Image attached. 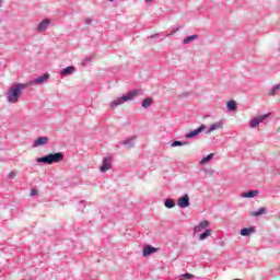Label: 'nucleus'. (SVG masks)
Instances as JSON below:
<instances>
[{
	"label": "nucleus",
	"instance_id": "nucleus-21",
	"mask_svg": "<svg viewBox=\"0 0 280 280\" xmlns=\"http://www.w3.org/2000/svg\"><path fill=\"white\" fill-rule=\"evenodd\" d=\"M280 91V84H276L275 86H272L269 91H268V95L272 96V95H277V93H279Z\"/></svg>",
	"mask_w": 280,
	"mask_h": 280
},
{
	"label": "nucleus",
	"instance_id": "nucleus-12",
	"mask_svg": "<svg viewBox=\"0 0 280 280\" xmlns=\"http://www.w3.org/2000/svg\"><path fill=\"white\" fill-rule=\"evenodd\" d=\"M209 221H201L197 226H195L194 233H200L209 226Z\"/></svg>",
	"mask_w": 280,
	"mask_h": 280
},
{
	"label": "nucleus",
	"instance_id": "nucleus-9",
	"mask_svg": "<svg viewBox=\"0 0 280 280\" xmlns=\"http://www.w3.org/2000/svg\"><path fill=\"white\" fill-rule=\"evenodd\" d=\"M189 195H184L177 200V206L180 207V209H187L189 207Z\"/></svg>",
	"mask_w": 280,
	"mask_h": 280
},
{
	"label": "nucleus",
	"instance_id": "nucleus-30",
	"mask_svg": "<svg viewBox=\"0 0 280 280\" xmlns=\"http://www.w3.org/2000/svg\"><path fill=\"white\" fill-rule=\"evenodd\" d=\"M9 178H16V172L11 171L9 174Z\"/></svg>",
	"mask_w": 280,
	"mask_h": 280
},
{
	"label": "nucleus",
	"instance_id": "nucleus-10",
	"mask_svg": "<svg viewBox=\"0 0 280 280\" xmlns=\"http://www.w3.org/2000/svg\"><path fill=\"white\" fill-rule=\"evenodd\" d=\"M49 138L39 137L33 142V148H40V145H47Z\"/></svg>",
	"mask_w": 280,
	"mask_h": 280
},
{
	"label": "nucleus",
	"instance_id": "nucleus-5",
	"mask_svg": "<svg viewBox=\"0 0 280 280\" xmlns=\"http://www.w3.org/2000/svg\"><path fill=\"white\" fill-rule=\"evenodd\" d=\"M203 130H207V126L201 125L197 129L189 131L188 133L185 135V139H195V137H198L200 132Z\"/></svg>",
	"mask_w": 280,
	"mask_h": 280
},
{
	"label": "nucleus",
	"instance_id": "nucleus-34",
	"mask_svg": "<svg viewBox=\"0 0 280 280\" xmlns=\"http://www.w3.org/2000/svg\"><path fill=\"white\" fill-rule=\"evenodd\" d=\"M145 1V3H152V1H154V0H144Z\"/></svg>",
	"mask_w": 280,
	"mask_h": 280
},
{
	"label": "nucleus",
	"instance_id": "nucleus-32",
	"mask_svg": "<svg viewBox=\"0 0 280 280\" xmlns=\"http://www.w3.org/2000/svg\"><path fill=\"white\" fill-rule=\"evenodd\" d=\"M149 38H161V34H153L149 36Z\"/></svg>",
	"mask_w": 280,
	"mask_h": 280
},
{
	"label": "nucleus",
	"instance_id": "nucleus-1",
	"mask_svg": "<svg viewBox=\"0 0 280 280\" xmlns=\"http://www.w3.org/2000/svg\"><path fill=\"white\" fill-rule=\"evenodd\" d=\"M26 86H28L27 83H18V84L12 85L8 92L9 104H16V102H19V98L21 97V95H23V91H25Z\"/></svg>",
	"mask_w": 280,
	"mask_h": 280
},
{
	"label": "nucleus",
	"instance_id": "nucleus-31",
	"mask_svg": "<svg viewBox=\"0 0 280 280\" xmlns=\"http://www.w3.org/2000/svg\"><path fill=\"white\" fill-rule=\"evenodd\" d=\"M38 195V190L36 188H33L31 190V196H37Z\"/></svg>",
	"mask_w": 280,
	"mask_h": 280
},
{
	"label": "nucleus",
	"instance_id": "nucleus-33",
	"mask_svg": "<svg viewBox=\"0 0 280 280\" xmlns=\"http://www.w3.org/2000/svg\"><path fill=\"white\" fill-rule=\"evenodd\" d=\"M179 30L180 27L173 28L172 34H176V32H178Z\"/></svg>",
	"mask_w": 280,
	"mask_h": 280
},
{
	"label": "nucleus",
	"instance_id": "nucleus-7",
	"mask_svg": "<svg viewBox=\"0 0 280 280\" xmlns=\"http://www.w3.org/2000/svg\"><path fill=\"white\" fill-rule=\"evenodd\" d=\"M154 253H159V248L153 247L152 245H144L142 248L143 257H150V255H154Z\"/></svg>",
	"mask_w": 280,
	"mask_h": 280
},
{
	"label": "nucleus",
	"instance_id": "nucleus-36",
	"mask_svg": "<svg viewBox=\"0 0 280 280\" xmlns=\"http://www.w3.org/2000/svg\"><path fill=\"white\" fill-rule=\"evenodd\" d=\"M112 3H113V1H115V0H109Z\"/></svg>",
	"mask_w": 280,
	"mask_h": 280
},
{
	"label": "nucleus",
	"instance_id": "nucleus-2",
	"mask_svg": "<svg viewBox=\"0 0 280 280\" xmlns=\"http://www.w3.org/2000/svg\"><path fill=\"white\" fill-rule=\"evenodd\" d=\"M137 95H143V90H132L129 91L126 95H122L109 103L112 108H117V106H121V104H126V102H130Z\"/></svg>",
	"mask_w": 280,
	"mask_h": 280
},
{
	"label": "nucleus",
	"instance_id": "nucleus-18",
	"mask_svg": "<svg viewBox=\"0 0 280 280\" xmlns=\"http://www.w3.org/2000/svg\"><path fill=\"white\" fill-rule=\"evenodd\" d=\"M164 207H166V209H174V207H176V201L172 198H167L164 202Z\"/></svg>",
	"mask_w": 280,
	"mask_h": 280
},
{
	"label": "nucleus",
	"instance_id": "nucleus-13",
	"mask_svg": "<svg viewBox=\"0 0 280 280\" xmlns=\"http://www.w3.org/2000/svg\"><path fill=\"white\" fill-rule=\"evenodd\" d=\"M253 233H255V226L244 228L240 231V235L243 237H248V235H253Z\"/></svg>",
	"mask_w": 280,
	"mask_h": 280
},
{
	"label": "nucleus",
	"instance_id": "nucleus-22",
	"mask_svg": "<svg viewBox=\"0 0 280 280\" xmlns=\"http://www.w3.org/2000/svg\"><path fill=\"white\" fill-rule=\"evenodd\" d=\"M213 156H215V154L210 153L207 156H205L201 161L200 164L201 165H207V163H209V161H211L213 159Z\"/></svg>",
	"mask_w": 280,
	"mask_h": 280
},
{
	"label": "nucleus",
	"instance_id": "nucleus-26",
	"mask_svg": "<svg viewBox=\"0 0 280 280\" xmlns=\"http://www.w3.org/2000/svg\"><path fill=\"white\" fill-rule=\"evenodd\" d=\"M209 235H211V230H205V232L200 234L199 240H207Z\"/></svg>",
	"mask_w": 280,
	"mask_h": 280
},
{
	"label": "nucleus",
	"instance_id": "nucleus-11",
	"mask_svg": "<svg viewBox=\"0 0 280 280\" xmlns=\"http://www.w3.org/2000/svg\"><path fill=\"white\" fill-rule=\"evenodd\" d=\"M108 170H110V160L109 158H104L103 163L100 167V172L104 173V172H108Z\"/></svg>",
	"mask_w": 280,
	"mask_h": 280
},
{
	"label": "nucleus",
	"instance_id": "nucleus-16",
	"mask_svg": "<svg viewBox=\"0 0 280 280\" xmlns=\"http://www.w3.org/2000/svg\"><path fill=\"white\" fill-rule=\"evenodd\" d=\"M226 108L230 113H234V110H237V103L235 101H229L226 103Z\"/></svg>",
	"mask_w": 280,
	"mask_h": 280
},
{
	"label": "nucleus",
	"instance_id": "nucleus-37",
	"mask_svg": "<svg viewBox=\"0 0 280 280\" xmlns=\"http://www.w3.org/2000/svg\"><path fill=\"white\" fill-rule=\"evenodd\" d=\"M79 209H82V207H79Z\"/></svg>",
	"mask_w": 280,
	"mask_h": 280
},
{
	"label": "nucleus",
	"instance_id": "nucleus-25",
	"mask_svg": "<svg viewBox=\"0 0 280 280\" xmlns=\"http://www.w3.org/2000/svg\"><path fill=\"white\" fill-rule=\"evenodd\" d=\"M180 145H187V142H183L180 140H175L172 142L171 148H180Z\"/></svg>",
	"mask_w": 280,
	"mask_h": 280
},
{
	"label": "nucleus",
	"instance_id": "nucleus-27",
	"mask_svg": "<svg viewBox=\"0 0 280 280\" xmlns=\"http://www.w3.org/2000/svg\"><path fill=\"white\" fill-rule=\"evenodd\" d=\"M183 279H196V276L191 275V273H183L182 275Z\"/></svg>",
	"mask_w": 280,
	"mask_h": 280
},
{
	"label": "nucleus",
	"instance_id": "nucleus-8",
	"mask_svg": "<svg viewBox=\"0 0 280 280\" xmlns=\"http://www.w3.org/2000/svg\"><path fill=\"white\" fill-rule=\"evenodd\" d=\"M49 25H51V20L50 19H44L37 25V32H47Z\"/></svg>",
	"mask_w": 280,
	"mask_h": 280
},
{
	"label": "nucleus",
	"instance_id": "nucleus-29",
	"mask_svg": "<svg viewBox=\"0 0 280 280\" xmlns=\"http://www.w3.org/2000/svg\"><path fill=\"white\" fill-rule=\"evenodd\" d=\"M84 23H85V25H91V23H93V19L86 18V19L84 20Z\"/></svg>",
	"mask_w": 280,
	"mask_h": 280
},
{
	"label": "nucleus",
	"instance_id": "nucleus-24",
	"mask_svg": "<svg viewBox=\"0 0 280 280\" xmlns=\"http://www.w3.org/2000/svg\"><path fill=\"white\" fill-rule=\"evenodd\" d=\"M264 213H266V208H259L257 211L252 212V215H254V218H259V215H264Z\"/></svg>",
	"mask_w": 280,
	"mask_h": 280
},
{
	"label": "nucleus",
	"instance_id": "nucleus-6",
	"mask_svg": "<svg viewBox=\"0 0 280 280\" xmlns=\"http://www.w3.org/2000/svg\"><path fill=\"white\" fill-rule=\"evenodd\" d=\"M47 80H49V73H44L43 75L33 79L28 83V85L32 86L34 84H45V82H47Z\"/></svg>",
	"mask_w": 280,
	"mask_h": 280
},
{
	"label": "nucleus",
	"instance_id": "nucleus-15",
	"mask_svg": "<svg viewBox=\"0 0 280 280\" xmlns=\"http://www.w3.org/2000/svg\"><path fill=\"white\" fill-rule=\"evenodd\" d=\"M136 139H137V137H131V138H128L126 140H122L121 145H127V148H135Z\"/></svg>",
	"mask_w": 280,
	"mask_h": 280
},
{
	"label": "nucleus",
	"instance_id": "nucleus-23",
	"mask_svg": "<svg viewBox=\"0 0 280 280\" xmlns=\"http://www.w3.org/2000/svg\"><path fill=\"white\" fill-rule=\"evenodd\" d=\"M198 39V35H190L184 38L183 43L184 45H189V43H191V40H196Z\"/></svg>",
	"mask_w": 280,
	"mask_h": 280
},
{
	"label": "nucleus",
	"instance_id": "nucleus-4",
	"mask_svg": "<svg viewBox=\"0 0 280 280\" xmlns=\"http://www.w3.org/2000/svg\"><path fill=\"white\" fill-rule=\"evenodd\" d=\"M269 117H270V113H267L262 116L254 117V119H252L249 122L250 128H257L259 124H264V121H266V119H268Z\"/></svg>",
	"mask_w": 280,
	"mask_h": 280
},
{
	"label": "nucleus",
	"instance_id": "nucleus-14",
	"mask_svg": "<svg viewBox=\"0 0 280 280\" xmlns=\"http://www.w3.org/2000/svg\"><path fill=\"white\" fill-rule=\"evenodd\" d=\"M73 71H75V67L73 66H68L66 68H63L61 71H60V75H71L73 73Z\"/></svg>",
	"mask_w": 280,
	"mask_h": 280
},
{
	"label": "nucleus",
	"instance_id": "nucleus-19",
	"mask_svg": "<svg viewBox=\"0 0 280 280\" xmlns=\"http://www.w3.org/2000/svg\"><path fill=\"white\" fill-rule=\"evenodd\" d=\"M220 128H222V122L213 124L207 130V135H209L210 132H213V130H220Z\"/></svg>",
	"mask_w": 280,
	"mask_h": 280
},
{
	"label": "nucleus",
	"instance_id": "nucleus-17",
	"mask_svg": "<svg viewBox=\"0 0 280 280\" xmlns=\"http://www.w3.org/2000/svg\"><path fill=\"white\" fill-rule=\"evenodd\" d=\"M243 198H255L256 196H259V190H248L246 192H243Z\"/></svg>",
	"mask_w": 280,
	"mask_h": 280
},
{
	"label": "nucleus",
	"instance_id": "nucleus-20",
	"mask_svg": "<svg viewBox=\"0 0 280 280\" xmlns=\"http://www.w3.org/2000/svg\"><path fill=\"white\" fill-rule=\"evenodd\" d=\"M152 102H153L152 97L144 98L141 103L142 108H150Z\"/></svg>",
	"mask_w": 280,
	"mask_h": 280
},
{
	"label": "nucleus",
	"instance_id": "nucleus-3",
	"mask_svg": "<svg viewBox=\"0 0 280 280\" xmlns=\"http://www.w3.org/2000/svg\"><path fill=\"white\" fill-rule=\"evenodd\" d=\"M62 161H65V153L62 152L49 153L37 159V163H44L45 165H54V163H60Z\"/></svg>",
	"mask_w": 280,
	"mask_h": 280
},
{
	"label": "nucleus",
	"instance_id": "nucleus-28",
	"mask_svg": "<svg viewBox=\"0 0 280 280\" xmlns=\"http://www.w3.org/2000/svg\"><path fill=\"white\" fill-rule=\"evenodd\" d=\"M89 62H91V57H88V58H85V59L82 61L83 67H86V65H89Z\"/></svg>",
	"mask_w": 280,
	"mask_h": 280
},
{
	"label": "nucleus",
	"instance_id": "nucleus-35",
	"mask_svg": "<svg viewBox=\"0 0 280 280\" xmlns=\"http://www.w3.org/2000/svg\"><path fill=\"white\" fill-rule=\"evenodd\" d=\"M82 202H84V201H80L79 205L82 206Z\"/></svg>",
	"mask_w": 280,
	"mask_h": 280
}]
</instances>
